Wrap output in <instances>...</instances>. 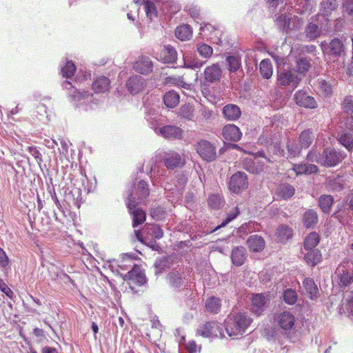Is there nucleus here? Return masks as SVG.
I'll return each mask as SVG.
<instances>
[{
	"label": "nucleus",
	"instance_id": "nucleus-1",
	"mask_svg": "<svg viewBox=\"0 0 353 353\" xmlns=\"http://www.w3.org/2000/svg\"><path fill=\"white\" fill-rule=\"evenodd\" d=\"M252 320L244 313L239 312L233 316L231 321L228 322L225 330L230 336L243 334Z\"/></svg>",
	"mask_w": 353,
	"mask_h": 353
},
{
	"label": "nucleus",
	"instance_id": "nucleus-2",
	"mask_svg": "<svg viewBox=\"0 0 353 353\" xmlns=\"http://www.w3.org/2000/svg\"><path fill=\"white\" fill-rule=\"evenodd\" d=\"M196 335L203 338H223L224 336L223 326L217 321H206L199 325Z\"/></svg>",
	"mask_w": 353,
	"mask_h": 353
},
{
	"label": "nucleus",
	"instance_id": "nucleus-3",
	"mask_svg": "<svg viewBox=\"0 0 353 353\" xmlns=\"http://www.w3.org/2000/svg\"><path fill=\"white\" fill-rule=\"evenodd\" d=\"M303 23V19L299 17H290L285 14L280 15L276 19L278 27L286 33L293 30H299Z\"/></svg>",
	"mask_w": 353,
	"mask_h": 353
},
{
	"label": "nucleus",
	"instance_id": "nucleus-4",
	"mask_svg": "<svg viewBox=\"0 0 353 353\" xmlns=\"http://www.w3.org/2000/svg\"><path fill=\"white\" fill-rule=\"evenodd\" d=\"M195 150L199 155L208 162H212L216 158V148L209 141H199L195 145Z\"/></svg>",
	"mask_w": 353,
	"mask_h": 353
},
{
	"label": "nucleus",
	"instance_id": "nucleus-5",
	"mask_svg": "<svg viewBox=\"0 0 353 353\" xmlns=\"http://www.w3.org/2000/svg\"><path fill=\"white\" fill-rule=\"evenodd\" d=\"M248 187V179L245 172L238 171L233 174L228 183L229 190L239 194Z\"/></svg>",
	"mask_w": 353,
	"mask_h": 353
},
{
	"label": "nucleus",
	"instance_id": "nucleus-6",
	"mask_svg": "<svg viewBox=\"0 0 353 353\" xmlns=\"http://www.w3.org/2000/svg\"><path fill=\"white\" fill-rule=\"evenodd\" d=\"M162 160L168 170H174L185 165V161L177 152L169 150L163 152Z\"/></svg>",
	"mask_w": 353,
	"mask_h": 353
},
{
	"label": "nucleus",
	"instance_id": "nucleus-7",
	"mask_svg": "<svg viewBox=\"0 0 353 353\" xmlns=\"http://www.w3.org/2000/svg\"><path fill=\"white\" fill-rule=\"evenodd\" d=\"M301 79L294 74L292 69H281L277 73V81L281 86H288L292 85L293 88H296Z\"/></svg>",
	"mask_w": 353,
	"mask_h": 353
},
{
	"label": "nucleus",
	"instance_id": "nucleus-8",
	"mask_svg": "<svg viewBox=\"0 0 353 353\" xmlns=\"http://www.w3.org/2000/svg\"><path fill=\"white\" fill-rule=\"evenodd\" d=\"M277 325L284 331L292 330L295 325V316L289 311H283L276 315L275 319Z\"/></svg>",
	"mask_w": 353,
	"mask_h": 353
},
{
	"label": "nucleus",
	"instance_id": "nucleus-9",
	"mask_svg": "<svg viewBox=\"0 0 353 353\" xmlns=\"http://www.w3.org/2000/svg\"><path fill=\"white\" fill-rule=\"evenodd\" d=\"M296 103L305 108L314 109L317 108V103L313 97L307 94L306 92L298 90L294 95Z\"/></svg>",
	"mask_w": 353,
	"mask_h": 353
},
{
	"label": "nucleus",
	"instance_id": "nucleus-10",
	"mask_svg": "<svg viewBox=\"0 0 353 353\" xmlns=\"http://www.w3.org/2000/svg\"><path fill=\"white\" fill-rule=\"evenodd\" d=\"M145 80L141 76L135 75L130 77L126 82V88L132 94L142 92L146 86Z\"/></svg>",
	"mask_w": 353,
	"mask_h": 353
},
{
	"label": "nucleus",
	"instance_id": "nucleus-11",
	"mask_svg": "<svg viewBox=\"0 0 353 353\" xmlns=\"http://www.w3.org/2000/svg\"><path fill=\"white\" fill-rule=\"evenodd\" d=\"M204 79L210 83H216L221 80L222 70L217 63H213L207 66L203 72Z\"/></svg>",
	"mask_w": 353,
	"mask_h": 353
},
{
	"label": "nucleus",
	"instance_id": "nucleus-12",
	"mask_svg": "<svg viewBox=\"0 0 353 353\" xmlns=\"http://www.w3.org/2000/svg\"><path fill=\"white\" fill-rule=\"evenodd\" d=\"M133 68L139 73L146 74L152 71L153 63L148 57L142 55L134 63Z\"/></svg>",
	"mask_w": 353,
	"mask_h": 353
},
{
	"label": "nucleus",
	"instance_id": "nucleus-13",
	"mask_svg": "<svg viewBox=\"0 0 353 353\" xmlns=\"http://www.w3.org/2000/svg\"><path fill=\"white\" fill-rule=\"evenodd\" d=\"M222 134L225 140L231 141H238L242 136L239 128L234 124L225 125L222 130Z\"/></svg>",
	"mask_w": 353,
	"mask_h": 353
},
{
	"label": "nucleus",
	"instance_id": "nucleus-14",
	"mask_svg": "<svg viewBox=\"0 0 353 353\" xmlns=\"http://www.w3.org/2000/svg\"><path fill=\"white\" fill-rule=\"evenodd\" d=\"M323 158L322 165L328 167L335 166L343 159V157L339 152L332 150H325L323 152Z\"/></svg>",
	"mask_w": 353,
	"mask_h": 353
},
{
	"label": "nucleus",
	"instance_id": "nucleus-15",
	"mask_svg": "<svg viewBox=\"0 0 353 353\" xmlns=\"http://www.w3.org/2000/svg\"><path fill=\"white\" fill-rule=\"evenodd\" d=\"M338 284L341 288H346L353 283V272L347 271L344 266L336 270Z\"/></svg>",
	"mask_w": 353,
	"mask_h": 353
},
{
	"label": "nucleus",
	"instance_id": "nucleus-16",
	"mask_svg": "<svg viewBox=\"0 0 353 353\" xmlns=\"http://www.w3.org/2000/svg\"><path fill=\"white\" fill-rule=\"evenodd\" d=\"M161 134L165 139H181L183 130L176 125H168L160 128Z\"/></svg>",
	"mask_w": 353,
	"mask_h": 353
},
{
	"label": "nucleus",
	"instance_id": "nucleus-17",
	"mask_svg": "<svg viewBox=\"0 0 353 353\" xmlns=\"http://www.w3.org/2000/svg\"><path fill=\"white\" fill-rule=\"evenodd\" d=\"M246 245L250 251L259 252L264 249L265 241L263 238L259 235H251L248 238Z\"/></svg>",
	"mask_w": 353,
	"mask_h": 353
},
{
	"label": "nucleus",
	"instance_id": "nucleus-18",
	"mask_svg": "<svg viewBox=\"0 0 353 353\" xmlns=\"http://www.w3.org/2000/svg\"><path fill=\"white\" fill-rule=\"evenodd\" d=\"M327 53L334 57H340L345 53V46L338 38L332 39L327 47Z\"/></svg>",
	"mask_w": 353,
	"mask_h": 353
},
{
	"label": "nucleus",
	"instance_id": "nucleus-19",
	"mask_svg": "<svg viewBox=\"0 0 353 353\" xmlns=\"http://www.w3.org/2000/svg\"><path fill=\"white\" fill-rule=\"evenodd\" d=\"M110 88V79L104 76L96 78L92 84V88L95 93H104Z\"/></svg>",
	"mask_w": 353,
	"mask_h": 353
},
{
	"label": "nucleus",
	"instance_id": "nucleus-20",
	"mask_svg": "<svg viewBox=\"0 0 353 353\" xmlns=\"http://www.w3.org/2000/svg\"><path fill=\"white\" fill-rule=\"evenodd\" d=\"M125 280L133 281L140 285L145 283L146 279L144 273L141 270L138 265H134L132 270H129L125 275Z\"/></svg>",
	"mask_w": 353,
	"mask_h": 353
},
{
	"label": "nucleus",
	"instance_id": "nucleus-21",
	"mask_svg": "<svg viewBox=\"0 0 353 353\" xmlns=\"http://www.w3.org/2000/svg\"><path fill=\"white\" fill-rule=\"evenodd\" d=\"M267 297L263 294H256L252 298V310L256 316H259L263 311V307L267 303Z\"/></svg>",
	"mask_w": 353,
	"mask_h": 353
},
{
	"label": "nucleus",
	"instance_id": "nucleus-22",
	"mask_svg": "<svg viewBox=\"0 0 353 353\" xmlns=\"http://www.w3.org/2000/svg\"><path fill=\"white\" fill-rule=\"evenodd\" d=\"M303 259L305 262L310 266L314 267L321 263L322 260V254L319 250L313 249L306 250Z\"/></svg>",
	"mask_w": 353,
	"mask_h": 353
},
{
	"label": "nucleus",
	"instance_id": "nucleus-23",
	"mask_svg": "<svg viewBox=\"0 0 353 353\" xmlns=\"http://www.w3.org/2000/svg\"><path fill=\"white\" fill-rule=\"evenodd\" d=\"M246 259L245 249L243 246H237L232 250V262L236 266L242 265Z\"/></svg>",
	"mask_w": 353,
	"mask_h": 353
},
{
	"label": "nucleus",
	"instance_id": "nucleus-24",
	"mask_svg": "<svg viewBox=\"0 0 353 353\" xmlns=\"http://www.w3.org/2000/svg\"><path fill=\"white\" fill-rule=\"evenodd\" d=\"M223 114L228 120L235 121L241 117V112L236 105L230 103L224 106Z\"/></svg>",
	"mask_w": 353,
	"mask_h": 353
},
{
	"label": "nucleus",
	"instance_id": "nucleus-25",
	"mask_svg": "<svg viewBox=\"0 0 353 353\" xmlns=\"http://www.w3.org/2000/svg\"><path fill=\"white\" fill-rule=\"evenodd\" d=\"M292 170L296 175L311 174L319 172V168L316 165L306 163L294 164Z\"/></svg>",
	"mask_w": 353,
	"mask_h": 353
},
{
	"label": "nucleus",
	"instance_id": "nucleus-26",
	"mask_svg": "<svg viewBox=\"0 0 353 353\" xmlns=\"http://www.w3.org/2000/svg\"><path fill=\"white\" fill-rule=\"evenodd\" d=\"M176 51L170 45L164 46L160 53V58L164 63H174L176 60Z\"/></svg>",
	"mask_w": 353,
	"mask_h": 353
},
{
	"label": "nucleus",
	"instance_id": "nucleus-27",
	"mask_svg": "<svg viewBox=\"0 0 353 353\" xmlns=\"http://www.w3.org/2000/svg\"><path fill=\"white\" fill-rule=\"evenodd\" d=\"M303 287L311 299L318 297L319 289L314 281L312 278H305L303 282Z\"/></svg>",
	"mask_w": 353,
	"mask_h": 353
},
{
	"label": "nucleus",
	"instance_id": "nucleus-28",
	"mask_svg": "<svg viewBox=\"0 0 353 353\" xmlns=\"http://www.w3.org/2000/svg\"><path fill=\"white\" fill-rule=\"evenodd\" d=\"M314 140V134L311 130H303L299 135V141L301 149L309 148Z\"/></svg>",
	"mask_w": 353,
	"mask_h": 353
},
{
	"label": "nucleus",
	"instance_id": "nucleus-29",
	"mask_svg": "<svg viewBox=\"0 0 353 353\" xmlns=\"http://www.w3.org/2000/svg\"><path fill=\"white\" fill-rule=\"evenodd\" d=\"M205 308L210 313L217 314L221 307V300L216 296H210L205 301Z\"/></svg>",
	"mask_w": 353,
	"mask_h": 353
},
{
	"label": "nucleus",
	"instance_id": "nucleus-30",
	"mask_svg": "<svg viewBox=\"0 0 353 353\" xmlns=\"http://www.w3.org/2000/svg\"><path fill=\"white\" fill-rule=\"evenodd\" d=\"M321 28L316 24L309 23L305 29V35L309 41H314L320 37Z\"/></svg>",
	"mask_w": 353,
	"mask_h": 353
},
{
	"label": "nucleus",
	"instance_id": "nucleus-31",
	"mask_svg": "<svg viewBox=\"0 0 353 353\" xmlns=\"http://www.w3.org/2000/svg\"><path fill=\"white\" fill-rule=\"evenodd\" d=\"M175 36L181 41L189 40L192 36V30L189 25L183 24L175 30Z\"/></svg>",
	"mask_w": 353,
	"mask_h": 353
},
{
	"label": "nucleus",
	"instance_id": "nucleus-32",
	"mask_svg": "<svg viewBox=\"0 0 353 353\" xmlns=\"http://www.w3.org/2000/svg\"><path fill=\"white\" fill-rule=\"evenodd\" d=\"M320 237L318 233L313 232L310 233L305 239L303 248L305 250L316 249L315 247L319 244Z\"/></svg>",
	"mask_w": 353,
	"mask_h": 353
},
{
	"label": "nucleus",
	"instance_id": "nucleus-33",
	"mask_svg": "<svg viewBox=\"0 0 353 353\" xmlns=\"http://www.w3.org/2000/svg\"><path fill=\"white\" fill-rule=\"evenodd\" d=\"M163 101L168 108H173L179 103V95L176 92L170 90L164 94Z\"/></svg>",
	"mask_w": 353,
	"mask_h": 353
},
{
	"label": "nucleus",
	"instance_id": "nucleus-34",
	"mask_svg": "<svg viewBox=\"0 0 353 353\" xmlns=\"http://www.w3.org/2000/svg\"><path fill=\"white\" fill-rule=\"evenodd\" d=\"M303 222L307 228L314 227L318 223L317 213L313 210H307L303 214Z\"/></svg>",
	"mask_w": 353,
	"mask_h": 353
},
{
	"label": "nucleus",
	"instance_id": "nucleus-35",
	"mask_svg": "<svg viewBox=\"0 0 353 353\" xmlns=\"http://www.w3.org/2000/svg\"><path fill=\"white\" fill-rule=\"evenodd\" d=\"M130 213L132 215V227L136 228L143 223L146 219V213L141 208H134Z\"/></svg>",
	"mask_w": 353,
	"mask_h": 353
},
{
	"label": "nucleus",
	"instance_id": "nucleus-36",
	"mask_svg": "<svg viewBox=\"0 0 353 353\" xmlns=\"http://www.w3.org/2000/svg\"><path fill=\"white\" fill-rule=\"evenodd\" d=\"M311 68V59L307 57H298L296 60V72L305 74Z\"/></svg>",
	"mask_w": 353,
	"mask_h": 353
},
{
	"label": "nucleus",
	"instance_id": "nucleus-37",
	"mask_svg": "<svg viewBox=\"0 0 353 353\" xmlns=\"http://www.w3.org/2000/svg\"><path fill=\"white\" fill-rule=\"evenodd\" d=\"M259 70L261 76L266 79H269L272 76V65L270 59H263L259 65Z\"/></svg>",
	"mask_w": 353,
	"mask_h": 353
},
{
	"label": "nucleus",
	"instance_id": "nucleus-38",
	"mask_svg": "<svg viewBox=\"0 0 353 353\" xmlns=\"http://www.w3.org/2000/svg\"><path fill=\"white\" fill-rule=\"evenodd\" d=\"M294 193V188L292 185L288 183L281 185L277 190V194L284 199L291 198Z\"/></svg>",
	"mask_w": 353,
	"mask_h": 353
},
{
	"label": "nucleus",
	"instance_id": "nucleus-39",
	"mask_svg": "<svg viewBox=\"0 0 353 353\" xmlns=\"http://www.w3.org/2000/svg\"><path fill=\"white\" fill-rule=\"evenodd\" d=\"M333 202V197L330 195H321L319 199V205L325 213L330 212Z\"/></svg>",
	"mask_w": 353,
	"mask_h": 353
},
{
	"label": "nucleus",
	"instance_id": "nucleus-40",
	"mask_svg": "<svg viewBox=\"0 0 353 353\" xmlns=\"http://www.w3.org/2000/svg\"><path fill=\"white\" fill-rule=\"evenodd\" d=\"M278 239L283 242L288 240L292 236V230L288 225H280L276 232Z\"/></svg>",
	"mask_w": 353,
	"mask_h": 353
},
{
	"label": "nucleus",
	"instance_id": "nucleus-41",
	"mask_svg": "<svg viewBox=\"0 0 353 353\" xmlns=\"http://www.w3.org/2000/svg\"><path fill=\"white\" fill-rule=\"evenodd\" d=\"M321 11L325 16H329L332 11L338 7L337 0H323L321 3Z\"/></svg>",
	"mask_w": 353,
	"mask_h": 353
},
{
	"label": "nucleus",
	"instance_id": "nucleus-42",
	"mask_svg": "<svg viewBox=\"0 0 353 353\" xmlns=\"http://www.w3.org/2000/svg\"><path fill=\"white\" fill-rule=\"evenodd\" d=\"M228 69L231 72H236L241 65V58L239 56H229L226 58Z\"/></svg>",
	"mask_w": 353,
	"mask_h": 353
},
{
	"label": "nucleus",
	"instance_id": "nucleus-43",
	"mask_svg": "<svg viewBox=\"0 0 353 353\" xmlns=\"http://www.w3.org/2000/svg\"><path fill=\"white\" fill-rule=\"evenodd\" d=\"M144 7L145 11L147 15V17L150 20L157 17V10L156 6L153 1L150 0H146L144 1Z\"/></svg>",
	"mask_w": 353,
	"mask_h": 353
},
{
	"label": "nucleus",
	"instance_id": "nucleus-44",
	"mask_svg": "<svg viewBox=\"0 0 353 353\" xmlns=\"http://www.w3.org/2000/svg\"><path fill=\"white\" fill-rule=\"evenodd\" d=\"M76 65L72 61H67L65 65L61 68V74L63 77L70 79L76 72Z\"/></svg>",
	"mask_w": 353,
	"mask_h": 353
},
{
	"label": "nucleus",
	"instance_id": "nucleus-45",
	"mask_svg": "<svg viewBox=\"0 0 353 353\" xmlns=\"http://www.w3.org/2000/svg\"><path fill=\"white\" fill-rule=\"evenodd\" d=\"M194 107L190 103L183 105L179 110V115L183 118L190 120L194 117Z\"/></svg>",
	"mask_w": 353,
	"mask_h": 353
},
{
	"label": "nucleus",
	"instance_id": "nucleus-46",
	"mask_svg": "<svg viewBox=\"0 0 353 353\" xmlns=\"http://www.w3.org/2000/svg\"><path fill=\"white\" fill-rule=\"evenodd\" d=\"M197 52L203 58L208 59L212 55L213 49L208 44L201 43L197 45Z\"/></svg>",
	"mask_w": 353,
	"mask_h": 353
},
{
	"label": "nucleus",
	"instance_id": "nucleus-47",
	"mask_svg": "<svg viewBox=\"0 0 353 353\" xmlns=\"http://www.w3.org/2000/svg\"><path fill=\"white\" fill-rule=\"evenodd\" d=\"M148 233L155 239H160L163 236V231L159 225L155 224H149L146 228Z\"/></svg>",
	"mask_w": 353,
	"mask_h": 353
},
{
	"label": "nucleus",
	"instance_id": "nucleus-48",
	"mask_svg": "<svg viewBox=\"0 0 353 353\" xmlns=\"http://www.w3.org/2000/svg\"><path fill=\"white\" fill-rule=\"evenodd\" d=\"M263 170V163L259 159H254L250 165L247 166V170L252 174H259Z\"/></svg>",
	"mask_w": 353,
	"mask_h": 353
},
{
	"label": "nucleus",
	"instance_id": "nucleus-49",
	"mask_svg": "<svg viewBox=\"0 0 353 353\" xmlns=\"http://www.w3.org/2000/svg\"><path fill=\"white\" fill-rule=\"evenodd\" d=\"M168 279L170 284L174 288L181 286L183 283L182 276L179 272H170L168 275Z\"/></svg>",
	"mask_w": 353,
	"mask_h": 353
},
{
	"label": "nucleus",
	"instance_id": "nucleus-50",
	"mask_svg": "<svg viewBox=\"0 0 353 353\" xmlns=\"http://www.w3.org/2000/svg\"><path fill=\"white\" fill-rule=\"evenodd\" d=\"M283 300L289 305L294 304L297 300V294L296 291L291 289L285 290L283 292Z\"/></svg>",
	"mask_w": 353,
	"mask_h": 353
},
{
	"label": "nucleus",
	"instance_id": "nucleus-51",
	"mask_svg": "<svg viewBox=\"0 0 353 353\" xmlns=\"http://www.w3.org/2000/svg\"><path fill=\"white\" fill-rule=\"evenodd\" d=\"M339 142L344 145L349 151L353 148V138L351 134L345 133L343 134L339 139Z\"/></svg>",
	"mask_w": 353,
	"mask_h": 353
},
{
	"label": "nucleus",
	"instance_id": "nucleus-52",
	"mask_svg": "<svg viewBox=\"0 0 353 353\" xmlns=\"http://www.w3.org/2000/svg\"><path fill=\"white\" fill-rule=\"evenodd\" d=\"M341 108L345 112L353 114V97L351 95L346 96L342 103Z\"/></svg>",
	"mask_w": 353,
	"mask_h": 353
},
{
	"label": "nucleus",
	"instance_id": "nucleus-53",
	"mask_svg": "<svg viewBox=\"0 0 353 353\" xmlns=\"http://www.w3.org/2000/svg\"><path fill=\"white\" fill-rule=\"evenodd\" d=\"M137 188L138 190L139 191V199H145L149 195L150 191L148 189V185L145 181H140L138 183Z\"/></svg>",
	"mask_w": 353,
	"mask_h": 353
},
{
	"label": "nucleus",
	"instance_id": "nucleus-54",
	"mask_svg": "<svg viewBox=\"0 0 353 353\" xmlns=\"http://www.w3.org/2000/svg\"><path fill=\"white\" fill-rule=\"evenodd\" d=\"M221 197L218 194L211 195L208 198V204L212 208H219L221 206Z\"/></svg>",
	"mask_w": 353,
	"mask_h": 353
},
{
	"label": "nucleus",
	"instance_id": "nucleus-55",
	"mask_svg": "<svg viewBox=\"0 0 353 353\" xmlns=\"http://www.w3.org/2000/svg\"><path fill=\"white\" fill-rule=\"evenodd\" d=\"M165 214L164 209L160 206L154 208L150 211L151 216L155 220L161 219Z\"/></svg>",
	"mask_w": 353,
	"mask_h": 353
},
{
	"label": "nucleus",
	"instance_id": "nucleus-56",
	"mask_svg": "<svg viewBox=\"0 0 353 353\" xmlns=\"http://www.w3.org/2000/svg\"><path fill=\"white\" fill-rule=\"evenodd\" d=\"M117 266L123 270H127L132 267V259L130 257H123L117 261Z\"/></svg>",
	"mask_w": 353,
	"mask_h": 353
},
{
	"label": "nucleus",
	"instance_id": "nucleus-57",
	"mask_svg": "<svg viewBox=\"0 0 353 353\" xmlns=\"http://www.w3.org/2000/svg\"><path fill=\"white\" fill-rule=\"evenodd\" d=\"M186 349L188 351L189 353H197L200 352L201 350V347L198 345L196 343L192 340L189 341L186 345Z\"/></svg>",
	"mask_w": 353,
	"mask_h": 353
},
{
	"label": "nucleus",
	"instance_id": "nucleus-58",
	"mask_svg": "<svg viewBox=\"0 0 353 353\" xmlns=\"http://www.w3.org/2000/svg\"><path fill=\"white\" fill-rule=\"evenodd\" d=\"M306 159L308 161L316 162L317 163H320L321 165L323 163L321 157L314 151H310L307 154Z\"/></svg>",
	"mask_w": 353,
	"mask_h": 353
},
{
	"label": "nucleus",
	"instance_id": "nucleus-59",
	"mask_svg": "<svg viewBox=\"0 0 353 353\" xmlns=\"http://www.w3.org/2000/svg\"><path fill=\"white\" fill-rule=\"evenodd\" d=\"M0 290L8 297H11L12 295L13 294V292L11 290V289L1 279H0Z\"/></svg>",
	"mask_w": 353,
	"mask_h": 353
},
{
	"label": "nucleus",
	"instance_id": "nucleus-60",
	"mask_svg": "<svg viewBox=\"0 0 353 353\" xmlns=\"http://www.w3.org/2000/svg\"><path fill=\"white\" fill-rule=\"evenodd\" d=\"M137 203L135 201V198L133 196L132 194H130L127 199L126 205L129 211H132L133 209L136 208Z\"/></svg>",
	"mask_w": 353,
	"mask_h": 353
},
{
	"label": "nucleus",
	"instance_id": "nucleus-61",
	"mask_svg": "<svg viewBox=\"0 0 353 353\" xmlns=\"http://www.w3.org/2000/svg\"><path fill=\"white\" fill-rule=\"evenodd\" d=\"M90 96H92V94H90L88 91L81 92L79 90H75L73 94V97L74 99H77L78 100L88 98Z\"/></svg>",
	"mask_w": 353,
	"mask_h": 353
},
{
	"label": "nucleus",
	"instance_id": "nucleus-62",
	"mask_svg": "<svg viewBox=\"0 0 353 353\" xmlns=\"http://www.w3.org/2000/svg\"><path fill=\"white\" fill-rule=\"evenodd\" d=\"M8 264V257L4 250L0 248V266L5 268Z\"/></svg>",
	"mask_w": 353,
	"mask_h": 353
},
{
	"label": "nucleus",
	"instance_id": "nucleus-63",
	"mask_svg": "<svg viewBox=\"0 0 353 353\" xmlns=\"http://www.w3.org/2000/svg\"><path fill=\"white\" fill-rule=\"evenodd\" d=\"M239 213H240V212H239V208L237 207L234 208L233 209L232 212H231L228 214V217L225 220V222L223 223L222 225H225V224L230 222L233 219H234L239 214Z\"/></svg>",
	"mask_w": 353,
	"mask_h": 353
},
{
	"label": "nucleus",
	"instance_id": "nucleus-64",
	"mask_svg": "<svg viewBox=\"0 0 353 353\" xmlns=\"http://www.w3.org/2000/svg\"><path fill=\"white\" fill-rule=\"evenodd\" d=\"M270 8L275 10L277 6L283 2V0H266Z\"/></svg>",
	"mask_w": 353,
	"mask_h": 353
}]
</instances>
